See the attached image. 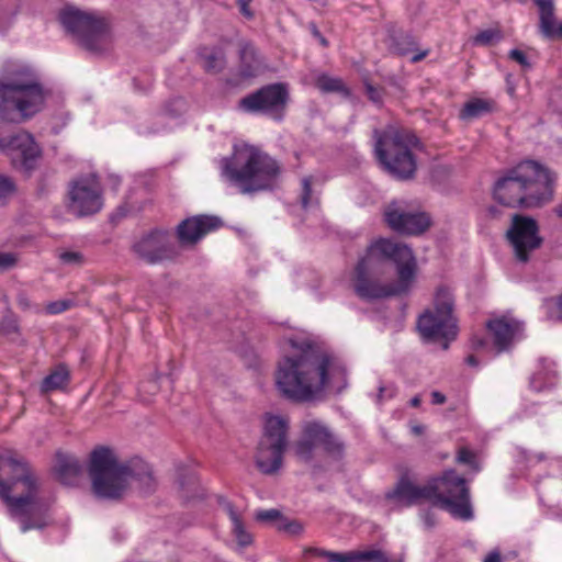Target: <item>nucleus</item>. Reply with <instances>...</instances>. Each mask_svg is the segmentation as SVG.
Segmentation results:
<instances>
[{
    "label": "nucleus",
    "instance_id": "nucleus-1",
    "mask_svg": "<svg viewBox=\"0 0 562 562\" xmlns=\"http://www.w3.org/2000/svg\"><path fill=\"white\" fill-rule=\"evenodd\" d=\"M418 265L414 251L389 238L372 241L353 268L355 294L366 302L407 295L417 280Z\"/></svg>",
    "mask_w": 562,
    "mask_h": 562
},
{
    "label": "nucleus",
    "instance_id": "nucleus-2",
    "mask_svg": "<svg viewBox=\"0 0 562 562\" xmlns=\"http://www.w3.org/2000/svg\"><path fill=\"white\" fill-rule=\"evenodd\" d=\"M297 348V355L284 357L278 364L276 384L283 397L310 402L329 386L337 391L346 386V368L333 355L310 341Z\"/></svg>",
    "mask_w": 562,
    "mask_h": 562
},
{
    "label": "nucleus",
    "instance_id": "nucleus-3",
    "mask_svg": "<svg viewBox=\"0 0 562 562\" xmlns=\"http://www.w3.org/2000/svg\"><path fill=\"white\" fill-rule=\"evenodd\" d=\"M88 473L92 493L100 499L120 501L131 479L137 481L145 493H151L156 487L148 463L138 458L120 462L113 450L104 446L91 451Z\"/></svg>",
    "mask_w": 562,
    "mask_h": 562
},
{
    "label": "nucleus",
    "instance_id": "nucleus-4",
    "mask_svg": "<svg viewBox=\"0 0 562 562\" xmlns=\"http://www.w3.org/2000/svg\"><path fill=\"white\" fill-rule=\"evenodd\" d=\"M0 498L23 527H45L46 510L38 498L37 479L24 459L0 457Z\"/></svg>",
    "mask_w": 562,
    "mask_h": 562
},
{
    "label": "nucleus",
    "instance_id": "nucleus-5",
    "mask_svg": "<svg viewBox=\"0 0 562 562\" xmlns=\"http://www.w3.org/2000/svg\"><path fill=\"white\" fill-rule=\"evenodd\" d=\"M49 91L29 65L7 64L0 79V121L18 122L38 113Z\"/></svg>",
    "mask_w": 562,
    "mask_h": 562
},
{
    "label": "nucleus",
    "instance_id": "nucleus-6",
    "mask_svg": "<svg viewBox=\"0 0 562 562\" xmlns=\"http://www.w3.org/2000/svg\"><path fill=\"white\" fill-rule=\"evenodd\" d=\"M281 172V164L254 145L235 146L222 160V176L241 194L272 191Z\"/></svg>",
    "mask_w": 562,
    "mask_h": 562
},
{
    "label": "nucleus",
    "instance_id": "nucleus-7",
    "mask_svg": "<svg viewBox=\"0 0 562 562\" xmlns=\"http://www.w3.org/2000/svg\"><path fill=\"white\" fill-rule=\"evenodd\" d=\"M373 153L381 169L397 181H411L417 172V157L412 146L418 138L394 125L374 128Z\"/></svg>",
    "mask_w": 562,
    "mask_h": 562
},
{
    "label": "nucleus",
    "instance_id": "nucleus-8",
    "mask_svg": "<svg viewBox=\"0 0 562 562\" xmlns=\"http://www.w3.org/2000/svg\"><path fill=\"white\" fill-rule=\"evenodd\" d=\"M454 295L447 285H439L434 297L432 308H427L417 319L416 326L426 342H440L447 350L459 334V321L454 314Z\"/></svg>",
    "mask_w": 562,
    "mask_h": 562
},
{
    "label": "nucleus",
    "instance_id": "nucleus-9",
    "mask_svg": "<svg viewBox=\"0 0 562 562\" xmlns=\"http://www.w3.org/2000/svg\"><path fill=\"white\" fill-rule=\"evenodd\" d=\"M428 484L430 499H436L440 508L452 517L464 521L473 518L468 481L456 470L443 471L440 476L431 479Z\"/></svg>",
    "mask_w": 562,
    "mask_h": 562
},
{
    "label": "nucleus",
    "instance_id": "nucleus-10",
    "mask_svg": "<svg viewBox=\"0 0 562 562\" xmlns=\"http://www.w3.org/2000/svg\"><path fill=\"white\" fill-rule=\"evenodd\" d=\"M59 22L79 44L89 52H101L109 35V23L104 18L66 5L59 11Z\"/></svg>",
    "mask_w": 562,
    "mask_h": 562
},
{
    "label": "nucleus",
    "instance_id": "nucleus-11",
    "mask_svg": "<svg viewBox=\"0 0 562 562\" xmlns=\"http://www.w3.org/2000/svg\"><path fill=\"white\" fill-rule=\"evenodd\" d=\"M288 431L289 424L284 418L274 415L266 418L255 456L256 467L262 474L272 475L282 467Z\"/></svg>",
    "mask_w": 562,
    "mask_h": 562
},
{
    "label": "nucleus",
    "instance_id": "nucleus-12",
    "mask_svg": "<svg viewBox=\"0 0 562 562\" xmlns=\"http://www.w3.org/2000/svg\"><path fill=\"white\" fill-rule=\"evenodd\" d=\"M316 449H321L329 458L339 461L345 457L346 445L324 423L319 420L304 422L301 438L295 445V453L304 462H310L313 460Z\"/></svg>",
    "mask_w": 562,
    "mask_h": 562
},
{
    "label": "nucleus",
    "instance_id": "nucleus-13",
    "mask_svg": "<svg viewBox=\"0 0 562 562\" xmlns=\"http://www.w3.org/2000/svg\"><path fill=\"white\" fill-rule=\"evenodd\" d=\"M291 97L286 82L268 83L238 101V109L246 113H261L274 121H282L285 116Z\"/></svg>",
    "mask_w": 562,
    "mask_h": 562
},
{
    "label": "nucleus",
    "instance_id": "nucleus-14",
    "mask_svg": "<svg viewBox=\"0 0 562 562\" xmlns=\"http://www.w3.org/2000/svg\"><path fill=\"white\" fill-rule=\"evenodd\" d=\"M527 207H539L553 200L558 176L536 160L521 161Z\"/></svg>",
    "mask_w": 562,
    "mask_h": 562
},
{
    "label": "nucleus",
    "instance_id": "nucleus-15",
    "mask_svg": "<svg viewBox=\"0 0 562 562\" xmlns=\"http://www.w3.org/2000/svg\"><path fill=\"white\" fill-rule=\"evenodd\" d=\"M0 150L4 153L16 170L30 177L37 169L42 150L29 133L0 134Z\"/></svg>",
    "mask_w": 562,
    "mask_h": 562
},
{
    "label": "nucleus",
    "instance_id": "nucleus-16",
    "mask_svg": "<svg viewBox=\"0 0 562 562\" xmlns=\"http://www.w3.org/2000/svg\"><path fill=\"white\" fill-rule=\"evenodd\" d=\"M102 206V191L95 179L81 177L69 182L66 201L68 213L81 218L99 213Z\"/></svg>",
    "mask_w": 562,
    "mask_h": 562
},
{
    "label": "nucleus",
    "instance_id": "nucleus-17",
    "mask_svg": "<svg viewBox=\"0 0 562 562\" xmlns=\"http://www.w3.org/2000/svg\"><path fill=\"white\" fill-rule=\"evenodd\" d=\"M135 256L148 265L172 261L179 256V250L167 229L154 228L134 241L131 247Z\"/></svg>",
    "mask_w": 562,
    "mask_h": 562
},
{
    "label": "nucleus",
    "instance_id": "nucleus-18",
    "mask_svg": "<svg viewBox=\"0 0 562 562\" xmlns=\"http://www.w3.org/2000/svg\"><path fill=\"white\" fill-rule=\"evenodd\" d=\"M506 238L516 260L522 263L528 262L531 252L539 249L543 243V238L539 235L538 222L521 214L513 215Z\"/></svg>",
    "mask_w": 562,
    "mask_h": 562
},
{
    "label": "nucleus",
    "instance_id": "nucleus-19",
    "mask_svg": "<svg viewBox=\"0 0 562 562\" xmlns=\"http://www.w3.org/2000/svg\"><path fill=\"white\" fill-rule=\"evenodd\" d=\"M383 216L386 225L400 235L418 236L431 226L429 214L404 211L395 202L386 206Z\"/></svg>",
    "mask_w": 562,
    "mask_h": 562
},
{
    "label": "nucleus",
    "instance_id": "nucleus-20",
    "mask_svg": "<svg viewBox=\"0 0 562 562\" xmlns=\"http://www.w3.org/2000/svg\"><path fill=\"white\" fill-rule=\"evenodd\" d=\"M526 180L528 178L522 173L520 162L495 182L493 189L494 199L507 207H527L524 189V181Z\"/></svg>",
    "mask_w": 562,
    "mask_h": 562
},
{
    "label": "nucleus",
    "instance_id": "nucleus-21",
    "mask_svg": "<svg viewBox=\"0 0 562 562\" xmlns=\"http://www.w3.org/2000/svg\"><path fill=\"white\" fill-rule=\"evenodd\" d=\"M223 226V221L215 215H195L181 221L176 228V236L181 246H193L211 232Z\"/></svg>",
    "mask_w": 562,
    "mask_h": 562
},
{
    "label": "nucleus",
    "instance_id": "nucleus-22",
    "mask_svg": "<svg viewBox=\"0 0 562 562\" xmlns=\"http://www.w3.org/2000/svg\"><path fill=\"white\" fill-rule=\"evenodd\" d=\"M385 498L401 506H412L422 499H430L429 484L417 486L406 475H403L394 488L386 492Z\"/></svg>",
    "mask_w": 562,
    "mask_h": 562
},
{
    "label": "nucleus",
    "instance_id": "nucleus-23",
    "mask_svg": "<svg viewBox=\"0 0 562 562\" xmlns=\"http://www.w3.org/2000/svg\"><path fill=\"white\" fill-rule=\"evenodd\" d=\"M238 56L237 74L241 79L255 78L262 71L263 63L257 48L250 42L239 44Z\"/></svg>",
    "mask_w": 562,
    "mask_h": 562
},
{
    "label": "nucleus",
    "instance_id": "nucleus-24",
    "mask_svg": "<svg viewBox=\"0 0 562 562\" xmlns=\"http://www.w3.org/2000/svg\"><path fill=\"white\" fill-rule=\"evenodd\" d=\"M201 68L210 75L221 74L227 65L226 53L220 46L201 45L196 49Z\"/></svg>",
    "mask_w": 562,
    "mask_h": 562
},
{
    "label": "nucleus",
    "instance_id": "nucleus-25",
    "mask_svg": "<svg viewBox=\"0 0 562 562\" xmlns=\"http://www.w3.org/2000/svg\"><path fill=\"white\" fill-rule=\"evenodd\" d=\"M486 328L492 335L497 352L505 351L509 348L517 330L516 324L504 316L488 321Z\"/></svg>",
    "mask_w": 562,
    "mask_h": 562
},
{
    "label": "nucleus",
    "instance_id": "nucleus-26",
    "mask_svg": "<svg viewBox=\"0 0 562 562\" xmlns=\"http://www.w3.org/2000/svg\"><path fill=\"white\" fill-rule=\"evenodd\" d=\"M539 8V29L542 36L550 41L562 40V23L555 26L554 4L552 0H535Z\"/></svg>",
    "mask_w": 562,
    "mask_h": 562
},
{
    "label": "nucleus",
    "instance_id": "nucleus-27",
    "mask_svg": "<svg viewBox=\"0 0 562 562\" xmlns=\"http://www.w3.org/2000/svg\"><path fill=\"white\" fill-rule=\"evenodd\" d=\"M54 471L59 482L65 485H72L81 474L82 465L76 457L57 452Z\"/></svg>",
    "mask_w": 562,
    "mask_h": 562
},
{
    "label": "nucleus",
    "instance_id": "nucleus-28",
    "mask_svg": "<svg viewBox=\"0 0 562 562\" xmlns=\"http://www.w3.org/2000/svg\"><path fill=\"white\" fill-rule=\"evenodd\" d=\"M69 383L70 371L66 364L60 363L42 380L40 391L42 394H48L55 391H65Z\"/></svg>",
    "mask_w": 562,
    "mask_h": 562
},
{
    "label": "nucleus",
    "instance_id": "nucleus-29",
    "mask_svg": "<svg viewBox=\"0 0 562 562\" xmlns=\"http://www.w3.org/2000/svg\"><path fill=\"white\" fill-rule=\"evenodd\" d=\"M180 497L183 502H190L204 496L198 475L193 471L181 470L178 474Z\"/></svg>",
    "mask_w": 562,
    "mask_h": 562
},
{
    "label": "nucleus",
    "instance_id": "nucleus-30",
    "mask_svg": "<svg viewBox=\"0 0 562 562\" xmlns=\"http://www.w3.org/2000/svg\"><path fill=\"white\" fill-rule=\"evenodd\" d=\"M255 521L262 525H274L276 527H303L295 519L285 516L280 509H259L255 513Z\"/></svg>",
    "mask_w": 562,
    "mask_h": 562
},
{
    "label": "nucleus",
    "instance_id": "nucleus-31",
    "mask_svg": "<svg viewBox=\"0 0 562 562\" xmlns=\"http://www.w3.org/2000/svg\"><path fill=\"white\" fill-rule=\"evenodd\" d=\"M315 87L323 93H339L345 98L351 95V90L345 85L342 79L330 77L326 74H322L316 78Z\"/></svg>",
    "mask_w": 562,
    "mask_h": 562
},
{
    "label": "nucleus",
    "instance_id": "nucleus-32",
    "mask_svg": "<svg viewBox=\"0 0 562 562\" xmlns=\"http://www.w3.org/2000/svg\"><path fill=\"white\" fill-rule=\"evenodd\" d=\"M493 110V102L484 99H473L467 102L460 111L461 120H473L482 117Z\"/></svg>",
    "mask_w": 562,
    "mask_h": 562
},
{
    "label": "nucleus",
    "instance_id": "nucleus-33",
    "mask_svg": "<svg viewBox=\"0 0 562 562\" xmlns=\"http://www.w3.org/2000/svg\"><path fill=\"white\" fill-rule=\"evenodd\" d=\"M392 46L398 55L406 56L417 50V41L412 34L400 32L392 36Z\"/></svg>",
    "mask_w": 562,
    "mask_h": 562
},
{
    "label": "nucleus",
    "instance_id": "nucleus-34",
    "mask_svg": "<svg viewBox=\"0 0 562 562\" xmlns=\"http://www.w3.org/2000/svg\"><path fill=\"white\" fill-rule=\"evenodd\" d=\"M357 562H404L403 555L392 559L380 549L357 550Z\"/></svg>",
    "mask_w": 562,
    "mask_h": 562
},
{
    "label": "nucleus",
    "instance_id": "nucleus-35",
    "mask_svg": "<svg viewBox=\"0 0 562 562\" xmlns=\"http://www.w3.org/2000/svg\"><path fill=\"white\" fill-rule=\"evenodd\" d=\"M227 541L231 548L241 551L252 543L254 536L248 529H232L231 538Z\"/></svg>",
    "mask_w": 562,
    "mask_h": 562
},
{
    "label": "nucleus",
    "instance_id": "nucleus-36",
    "mask_svg": "<svg viewBox=\"0 0 562 562\" xmlns=\"http://www.w3.org/2000/svg\"><path fill=\"white\" fill-rule=\"evenodd\" d=\"M312 182H313L312 176L304 177L301 180L302 189H301V193H300V204L303 210H307L313 203L319 204L318 198H315L313 200Z\"/></svg>",
    "mask_w": 562,
    "mask_h": 562
},
{
    "label": "nucleus",
    "instance_id": "nucleus-37",
    "mask_svg": "<svg viewBox=\"0 0 562 562\" xmlns=\"http://www.w3.org/2000/svg\"><path fill=\"white\" fill-rule=\"evenodd\" d=\"M503 33L498 29H487L479 32L473 42L476 45L488 46L503 40Z\"/></svg>",
    "mask_w": 562,
    "mask_h": 562
},
{
    "label": "nucleus",
    "instance_id": "nucleus-38",
    "mask_svg": "<svg viewBox=\"0 0 562 562\" xmlns=\"http://www.w3.org/2000/svg\"><path fill=\"white\" fill-rule=\"evenodd\" d=\"M217 504L228 515L234 527H244L240 514L237 512L235 506L224 496L218 495Z\"/></svg>",
    "mask_w": 562,
    "mask_h": 562
},
{
    "label": "nucleus",
    "instance_id": "nucleus-39",
    "mask_svg": "<svg viewBox=\"0 0 562 562\" xmlns=\"http://www.w3.org/2000/svg\"><path fill=\"white\" fill-rule=\"evenodd\" d=\"M456 460L458 463L469 465L474 472L480 471L475 453L467 447H462L458 450Z\"/></svg>",
    "mask_w": 562,
    "mask_h": 562
},
{
    "label": "nucleus",
    "instance_id": "nucleus-40",
    "mask_svg": "<svg viewBox=\"0 0 562 562\" xmlns=\"http://www.w3.org/2000/svg\"><path fill=\"white\" fill-rule=\"evenodd\" d=\"M364 89L368 99L378 108H382L385 89L382 87H375L369 81H364Z\"/></svg>",
    "mask_w": 562,
    "mask_h": 562
},
{
    "label": "nucleus",
    "instance_id": "nucleus-41",
    "mask_svg": "<svg viewBox=\"0 0 562 562\" xmlns=\"http://www.w3.org/2000/svg\"><path fill=\"white\" fill-rule=\"evenodd\" d=\"M0 328L2 333L9 335V334H15L19 333V322L15 314L8 308L5 315L2 317L0 322Z\"/></svg>",
    "mask_w": 562,
    "mask_h": 562
},
{
    "label": "nucleus",
    "instance_id": "nucleus-42",
    "mask_svg": "<svg viewBox=\"0 0 562 562\" xmlns=\"http://www.w3.org/2000/svg\"><path fill=\"white\" fill-rule=\"evenodd\" d=\"M59 260L64 265L80 267L85 263V257L80 251H63L59 254Z\"/></svg>",
    "mask_w": 562,
    "mask_h": 562
},
{
    "label": "nucleus",
    "instance_id": "nucleus-43",
    "mask_svg": "<svg viewBox=\"0 0 562 562\" xmlns=\"http://www.w3.org/2000/svg\"><path fill=\"white\" fill-rule=\"evenodd\" d=\"M327 562H357V550L348 552H324Z\"/></svg>",
    "mask_w": 562,
    "mask_h": 562
},
{
    "label": "nucleus",
    "instance_id": "nucleus-44",
    "mask_svg": "<svg viewBox=\"0 0 562 562\" xmlns=\"http://www.w3.org/2000/svg\"><path fill=\"white\" fill-rule=\"evenodd\" d=\"M15 191L14 182L9 178L0 175V205H3L5 199Z\"/></svg>",
    "mask_w": 562,
    "mask_h": 562
},
{
    "label": "nucleus",
    "instance_id": "nucleus-45",
    "mask_svg": "<svg viewBox=\"0 0 562 562\" xmlns=\"http://www.w3.org/2000/svg\"><path fill=\"white\" fill-rule=\"evenodd\" d=\"M508 57L510 59L515 60L516 63H518L524 68L531 67V64L529 63L526 54L520 49L514 48V49L509 50Z\"/></svg>",
    "mask_w": 562,
    "mask_h": 562
},
{
    "label": "nucleus",
    "instance_id": "nucleus-46",
    "mask_svg": "<svg viewBox=\"0 0 562 562\" xmlns=\"http://www.w3.org/2000/svg\"><path fill=\"white\" fill-rule=\"evenodd\" d=\"M69 307V301H55L47 304L46 311L48 314L55 315L67 311Z\"/></svg>",
    "mask_w": 562,
    "mask_h": 562
},
{
    "label": "nucleus",
    "instance_id": "nucleus-47",
    "mask_svg": "<svg viewBox=\"0 0 562 562\" xmlns=\"http://www.w3.org/2000/svg\"><path fill=\"white\" fill-rule=\"evenodd\" d=\"M16 263V256L11 252H0V269L9 270Z\"/></svg>",
    "mask_w": 562,
    "mask_h": 562
},
{
    "label": "nucleus",
    "instance_id": "nucleus-48",
    "mask_svg": "<svg viewBox=\"0 0 562 562\" xmlns=\"http://www.w3.org/2000/svg\"><path fill=\"white\" fill-rule=\"evenodd\" d=\"M252 0H237V4L239 7L240 13L247 19L254 18V12L250 10L249 5Z\"/></svg>",
    "mask_w": 562,
    "mask_h": 562
},
{
    "label": "nucleus",
    "instance_id": "nucleus-49",
    "mask_svg": "<svg viewBox=\"0 0 562 562\" xmlns=\"http://www.w3.org/2000/svg\"><path fill=\"white\" fill-rule=\"evenodd\" d=\"M16 303L19 307L23 311H27L31 308V301L24 292H20L16 296Z\"/></svg>",
    "mask_w": 562,
    "mask_h": 562
},
{
    "label": "nucleus",
    "instance_id": "nucleus-50",
    "mask_svg": "<svg viewBox=\"0 0 562 562\" xmlns=\"http://www.w3.org/2000/svg\"><path fill=\"white\" fill-rule=\"evenodd\" d=\"M472 348L474 350L484 349L487 346V340L484 337L473 336L471 339Z\"/></svg>",
    "mask_w": 562,
    "mask_h": 562
},
{
    "label": "nucleus",
    "instance_id": "nucleus-51",
    "mask_svg": "<svg viewBox=\"0 0 562 562\" xmlns=\"http://www.w3.org/2000/svg\"><path fill=\"white\" fill-rule=\"evenodd\" d=\"M447 401V397L445 394H442L441 392L439 391H434L431 393V403L435 404V405H441V404H445Z\"/></svg>",
    "mask_w": 562,
    "mask_h": 562
},
{
    "label": "nucleus",
    "instance_id": "nucleus-52",
    "mask_svg": "<svg viewBox=\"0 0 562 562\" xmlns=\"http://www.w3.org/2000/svg\"><path fill=\"white\" fill-rule=\"evenodd\" d=\"M312 34L319 41V43L323 47L328 46V41L322 35V33L318 31V29L315 25L312 26Z\"/></svg>",
    "mask_w": 562,
    "mask_h": 562
},
{
    "label": "nucleus",
    "instance_id": "nucleus-53",
    "mask_svg": "<svg viewBox=\"0 0 562 562\" xmlns=\"http://www.w3.org/2000/svg\"><path fill=\"white\" fill-rule=\"evenodd\" d=\"M483 562H502L501 553L498 551L490 552Z\"/></svg>",
    "mask_w": 562,
    "mask_h": 562
},
{
    "label": "nucleus",
    "instance_id": "nucleus-54",
    "mask_svg": "<svg viewBox=\"0 0 562 562\" xmlns=\"http://www.w3.org/2000/svg\"><path fill=\"white\" fill-rule=\"evenodd\" d=\"M428 53H429V50L426 49L424 52L415 54V55L412 56L411 61L412 63H418V61L423 60L428 55Z\"/></svg>",
    "mask_w": 562,
    "mask_h": 562
},
{
    "label": "nucleus",
    "instance_id": "nucleus-55",
    "mask_svg": "<svg viewBox=\"0 0 562 562\" xmlns=\"http://www.w3.org/2000/svg\"><path fill=\"white\" fill-rule=\"evenodd\" d=\"M532 459H535L536 462H541V461L546 460L547 457H546V454L543 452L537 453L532 458L531 457H527V456L525 457V460L527 462H532Z\"/></svg>",
    "mask_w": 562,
    "mask_h": 562
},
{
    "label": "nucleus",
    "instance_id": "nucleus-56",
    "mask_svg": "<svg viewBox=\"0 0 562 562\" xmlns=\"http://www.w3.org/2000/svg\"><path fill=\"white\" fill-rule=\"evenodd\" d=\"M465 363L468 366H471V367H477L479 366V360H477V358L474 355H469L465 358Z\"/></svg>",
    "mask_w": 562,
    "mask_h": 562
},
{
    "label": "nucleus",
    "instance_id": "nucleus-57",
    "mask_svg": "<svg viewBox=\"0 0 562 562\" xmlns=\"http://www.w3.org/2000/svg\"><path fill=\"white\" fill-rule=\"evenodd\" d=\"M420 403H422V398H420V396H419V395L414 396V397L409 401V404H411V406H413V407H418V406L420 405Z\"/></svg>",
    "mask_w": 562,
    "mask_h": 562
},
{
    "label": "nucleus",
    "instance_id": "nucleus-58",
    "mask_svg": "<svg viewBox=\"0 0 562 562\" xmlns=\"http://www.w3.org/2000/svg\"><path fill=\"white\" fill-rule=\"evenodd\" d=\"M488 213L492 217H497L498 216V210L496 206H490L488 207Z\"/></svg>",
    "mask_w": 562,
    "mask_h": 562
},
{
    "label": "nucleus",
    "instance_id": "nucleus-59",
    "mask_svg": "<svg viewBox=\"0 0 562 562\" xmlns=\"http://www.w3.org/2000/svg\"><path fill=\"white\" fill-rule=\"evenodd\" d=\"M412 430H413V432H414L415 435H422V434H423V431H424V427H423V426H420V425H417V426H414V427L412 428Z\"/></svg>",
    "mask_w": 562,
    "mask_h": 562
},
{
    "label": "nucleus",
    "instance_id": "nucleus-60",
    "mask_svg": "<svg viewBox=\"0 0 562 562\" xmlns=\"http://www.w3.org/2000/svg\"><path fill=\"white\" fill-rule=\"evenodd\" d=\"M558 306H559V310H560V317L562 318V295L559 297Z\"/></svg>",
    "mask_w": 562,
    "mask_h": 562
},
{
    "label": "nucleus",
    "instance_id": "nucleus-61",
    "mask_svg": "<svg viewBox=\"0 0 562 562\" xmlns=\"http://www.w3.org/2000/svg\"><path fill=\"white\" fill-rule=\"evenodd\" d=\"M557 213L560 217H562V204L557 207Z\"/></svg>",
    "mask_w": 562,
    "mask_h": 562
},
{
    "label": "nucleus",
    "instance_id": "nucleus-62",
    "mask_svg": "<svg viewBox=\"0 0 562 562\" xmlns=\"http://www.w3.org/2000/svg\"><path fill=\"white\" fill-rule=\"evenodd\" d=\"M557 213L560 217H562V204L557 207Z\"/></svg>",
    "mask_w": 562,
    "mask_h": 562
},
{
    "label": "nucleus",
    "instance_id": "nucleus-63",
    "mask_svg": "<svg viewBox=\"0 0 562 562\" xmlns=\"http://www.w3.org/2000/svg\"><path fill=\"white\" fill-rule=\"evenodd\" d=\"M293 533H296L297 529H290Z\"/></svg>",
    "mask_w": 562,
    "mask_h": 562
}]
</instances>
